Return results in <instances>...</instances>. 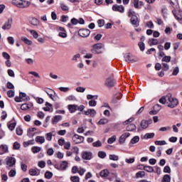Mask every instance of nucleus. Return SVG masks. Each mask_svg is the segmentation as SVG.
I'll use <instances>...</instances> for the list:
<instances>
[{
	"instance_id": "1",
	"label": "nucleus",
	"mask_w": 182,
	"mask_h": 182,
	"mask_svg": "<svg viewBox=\"0 0 182 182\" xmlns=\"http://www.w3.org/2000/svg\"><path fill=\"white\" fill-rule=\"evenodd\" d=\"M159 102V103H161V105H166V103H167L168 107H170L171 109H174V107L178 105V100L173 97V95L171 93L160 98Z\"/></svg>"
},
{
	"instance_id": "2",
	"label": "nucleus",
	"mask_w": 182,
	"mask_h": 182,
	"mask_svg": "<svg viewBox=\"0 0 182 182\" xmlns=\"http://www.w3.org/2000/svg\"><path fill=\"white\" fill-rule=\"evenodd\" d=\"M128 16H129V18H131L130 22H131L132 25L135 26V28H137V26H139V25L140 23V21H139V18L136 15V12L134 11H133V9H129V11L128 12Z\"/></svg>"
},
{
	"instance_id": "3",
	"label": "nucleus",
	"mask_w": 182,
	"mask_h": 182,
	"mask_svg": "<svg viewBox=\"0 0 182 182\" xmlns=\"http://www.w3.org/2000/svg\"><path fill=\"white\" fill-rule=\"evenodd\" d=\"M5 161L7 170H11V168H12V167H15V165L16 164V159L12 156H7Z\"/></svg>"
},
{
	"instance_id": "4",
	"label": "nucleus",
	"mask_w": 182,
	"mask_h": 182,
	"mask_svg": "<svg viewBox=\"0 0 182 182\" xmlns=\"http://www.w3.org/2000/svg\"><path fill=\"white\" fill-rule=\"evenodd\" d=\"M105 85L107 87H114V85H116V80H114L113 76H109L105 80Z\"/></svg>"
},
{
	"instance_id": "5",
	"label": "nucleus",
	"mask_w": 182,
	"mask_h": 182,
	"mask_svg": "<svg viewBox=\"0 0 182 182\" xmlns=\"http://www.w3.org/2000/svg\"><path fill=\"white\" fill-rule=\"evenodd\" d=\"M104 46H105L102 43L95 44L92 46V52L93 53H97V54L102 53V49H103Z\"/></svg>"
},
{
	"instance_id": "6",
	"label": "nucleus",
	"mask_w": 182,
	"mask_h": 182,
	"mask_svg": "<svg viewBox=\"0 0 182 182\" xmlns=\"http://www.w3.org/2000/svg\"><path fill=\"white\" fill-rule=\"evenodd\" d=\"M124 59L128 63H134V62H138L139 58L133 56L131 54H127L124 55Z\"/></svg>"
},
{
	"instance_id": "7",
	"label": "nucleus",
	"mask_w": 182,
	"mask_h": 182,
	"mask_svg": "<svg viewBox=\"0 0 182 182\" xmlns=\"http://www.w3.org/2000/svg\"><path fill=\"white\" fill-rule=\"evenodd\" d=\"M68 161H63L60 164H55L54 165L55 168L57 170H60V171H65L68 168Z\"/></svg>"
},
{
	"instance_id": "8",
	"label": "nucleus",
	"mask_w": 182,
	"mask_h": 182,
	"mask_svg": "<svg viewBox=\"0 0 182 182\" xmlns=\"http://www.w3.org/2000/svg\"><path fill=\"white\" fill-rule=\"evenodd\" d=\"M78 35L82 38H87L90 35V30L86 28H81L78 31Z\"/></svg>"
},
{
	"instance_id": "9",
	"label": "nucleus",
	"mask_w": 182,
	"mask_h": 182,
	"mask_svg": "<svg viewBox=\"0 0 182 182\" xmlns=\"http://www.w3.org/2000/svg\"><path fill=\"white\" fill-rule=\"evenodd\" d=\"M73 141L74 143H75V144H80V143H83L85 141V137L78 134H74L73 136Z\"/></svg>"
},
{
	"instance_id": "10",
	"label": "nucleus",
	"mask_w": 182,
	"mask_h": 182,
	"mask_svg": "<svg viewBox=\"0 0 182 182\" xmlns=\"http://www.w3.org/2000/svg\"><path fill=\"white\" fill-rule=\"evenodd\" d=\"M11 28H12V18H9L1 27L3 31H9V29H11Z\"/></svg>"
},
{
	"instance_id": "11",
	"label": "nucleus",
	"mask_w": 182,
	"mask_h": 182,
	"mask_svg": "<svg viewBox=\"0 0 182 182\" xmlns=\"http://www.w3.org/2000/svg\"><path fill=\"white\" fill-rule=\"evenodd\" d=\"M112 11L114 12H119L120 14H124V6L123 5L114 4L112 6Z\"/></svg>"
},
{
	"instance_id": "12",
	"label": "nucleus",
	"mask_w": 182,
	"mask_h": 182,
	"mask_svg": "<svg viewBox=\"0 0 182 182\" xmlns=\"http://www.w3.org/2000/svg\"><path fill=\"white\" fill-rule=\"evenodd\" d=\"M93 155L90 151H82V159L83 160H92Z\"/></svg>"
},
{
	"instance_id": "13",
	"label": "nucleus",
	"mask_w": 182,
	"mask_h": 182,
	"mask_svg": "<svg viewBox=\"0 0 182 182\" xmlns=\"http://www.w3.org/2000/svg\"><path fill=\"white\" fill-rule=\"evenodd\" d=\"M151 123H153V119H149V120L143 119L140 124L141 129H147L149 127V125L151 124Z\"/></svg>"
},
{
	"instance_id": "14",
	"label": "nucleus",
	"mask_w": 182,
	"mask_h": 182,
	"mask_svg": "<svg viewBox=\"0 0 182 182\" xmlns=\"http://www.w3.org/2000/svg\"><path fill=\"white\" fill-rule=\"evenodd\" d=\"M130 136V133L129 132H125L121 135L119 139V144H124L126 141V139Z\"/></svg>"
},
{
	"instance_id": "15",
	"label": "nucleus",
	"mask_w": 182,
	"mask_h": 182,
	"mask_svg": "<svg viewBox=\"0 0 182 182\" xmlns=\"http://www.w3.org/2000/svg\"><path fill=\"white\" fill-rule=\"evenodd\" d=\"M28 22L31 25H33V26H38L39 25V20L35 17H29Z\"/></svg>"
},
{
	"instance_id": "16",
	"label": "nucleus",
	"mask_w": 182,
	"mask_h": 182,
	"mask_svg": "<svg viewBox=\"0 0 182 182\" xmlns=\"http://www.w3.org/2000/svg\"><path fill=\"white\" fill-rule=\"evenodd\" d=\"M133 5L136 9H141V6L144 5V3H143V1H139V0H133Z\"/></svg>"
},
{
	"instance_id": "17",
	"label": "nucleus",
	"mask_w": 182,
	"mask_h": 182,
	"mask_svg": "<svg viewBox=\"0 0 182 182\" xmlns=\"http://www.w3.org/2000/svg\"><path fill=\"white\" fill-rule=\"evenodd\" d=\"M8 145L1 144L0 145V155L2 156V154H5L6 153H8Z\"/></svg>"
},
{
	"instance_id": "18",
	"label": "nucleus",
	"mask_w": 182,
	"mask_h": 182,
	"mask_svg": "<svg viewBox=\"0 0 182 182\" xmlns=\"http://www.w3.org/2000/svg\"><path fill=\"white\" fill-rule=\"evenodd\" d=\"M31 5V2L26 1V0H21L20 2V6L18 8H28V6Z\"/></svg>"
},
{
	"instance_id": "19",
	"label": "nucleus",
	"mask_w": 182,
	"mask_h": 182,
	"mask_svg": "<svg viewBox=\"0 0 182 182\" xmlns=\"http://www.w3.org/2000/svg\"><path fill=\"white\" fill-rule=\"evenodd\" d=\"M53 136H56V132L55 131H52L50 132L47 133L46 134V140H48V141H51Z\"/></svg>"
},
{
	"instance_id": "20",
	"label": "nucleus",
	"mask_w": 182,
	"mask_h": 182,
	"mask_svg": "<svg viewBox=\"0 0 182 182\" xmlns=\"http://www.w3.org/2000/svg\"><path fill=\"white\" fill-rule=\"evenodd\" d=\"M19 95L22 102H28V100H31L29 96L26 95V93L25 92H20Z\"/></svg>"
},
{
	"instance_id": "21",
	"label": "nucleus",
	"mask_w": 182,
	"mask_h": 182,
	"mask_svg": "<svg viewBox=\"0 0 182 182\" xmlns=\"http://www.w3.org/2000/svg\"><path fill=\"white\" fill-rule=\"evenodd\" d=\"M68 109L70 113H75L76 110H77V105H68Z\"/></svg>"
},
{
	"instance_id": "22",
	"label": "nucleus",
	"mask_w": 182,
	"mask_h": 182,
	"mask_svg": "<svg viewBox=\"0 0 182 182\" xmlns=\"http://www.w3.org/2000/svg\"><path fill=\"white\" fill-rule=\"evenodd\" d=\"M29 174H30V176H39V174H41V170L31 168L29 170Z\"/></svg>"
},
{
	"instance_id": "23",
	"label": "nucleus",
	"mask_w": 182,
	"mask_h": 182,
	"mask_svg": "<svg viewBox=\"0 0 182 182\" xmlns=\"http://www.w3.org/2000/svg\"><path fill=\"white\" fill-rule=\"evenodd\" d=\"M62 120V116L61 115H55L53 119H52V123L53 124H58L59 122Z\"/></svg>"
},
{
	"instance_id": "24",
	"label": "nucleus",
	"mask_w": 182,
	"mask_h": 182,
	"mask_svg": "<svg viewBox=\"0 0 182 182\" xmlns=\"http://www.w3.org/2000/svg\"><path fill=\"white\" fill-rule=\"evenodd\" d=\"M109 174H110V172H109V170L107 169H104L100 173V177H102L104 178H106V177H109Z\"/></svg>"
},
{
	"instance_id": "25",
	"label": "nucleus",
	"mask_w": 182,
	"mask_h": 182,
	"mask_svg": "<svg viewBox=\"0 0 182 182\" xmlns=\"http://www.w3.org/2000/svg\"><path fill=\"white\" fill-rule=\"evenodd\" d=\"M33 144H35V139H31L23 143V147H28V146H32Z\"/></svg>"
},
{
	"instance_id": "26",
	"label": "nucleus",
	"mask_w": 182,
	"mask_h": 182,
	"mask_svg": "<svg viewBox=\"0 0 182 182\" xmlns=\"http://www.w3.org/2000/svg\"><path fill=\"white\" fill-rule=\"evenodd\" d=\"M36 143H40V144H43L45 143V136H37L36 137Z\"/></svg>"
},
{
	"instance_id": "27",
	"label": "nucleus",
	"mask_w": 182,
	"mask_h": 182,
	"mask_svg": "<svg viewBox=\"0 0 182 182\" xmlns=\"http://www.w3.org/2000/svg\"><path fill=\"white\" fill-rule=\"evenodd\" d=\"M149 46H153V45H159V40L156 38H150L148 42Z\"/></svg>"
},
{
	"instance_id": "28",
	"label": "nucleus",
	"mask_w": 182,
	"mask_h": 182,
	"mask_svg": "<svg viewBox=\"0 0 182 182\" xmlns=\"http://www.w3.org/2000/svg\"><path fill=\"white\" fill-rule=\"evenodd\" d=\"M146 176V172L144 171H139L136 173V178H143Z\"/></svg>"
},
{
	"instance_id": "29",
	"label": "nucleus",
	"mask_w": 182,
	"mask_h": 182,
	"mask_svg": "<svg viewBox=\"0 0 182 182\" xmlns=\"http://www.w3.org/2000/svg\"><path fill=\"white\" fill-rule=\"evenodd\" d=\"M126 129L127 132H133V130H136V125L134 124H129Z\"/></svg>"
},
{
	"instance_id": "30",
	"label": "nucleus",
	"mask_w": 182,
	"mask_h": 182,
	"mask_svg": "<svg viewBox=\"0 0 182 182\" xmlns=\"http://www.w3.org/2000/svg\"><path fill=\"white\" fill-rule=\"evenodd\" d=\"M42 150V148L40 146H33L31 148V151L33 153V154H36V153H39Z\"/></svg>"
},
{
	"instance_id": "31",
	"label": "nucleus",
	"mask_w": 182,
	"mask_h": 182,
	"mask_svg": "<svg viewBox=\"0 0 182 182\" xmlns=\"http://www.w3.org/2000/svg\"><path fill=\"white\" fill-rule=\"evenodd\" d=\"M144 170L147 171V173H153L154 171V168L151 166H144Z\"/></svg>"
},
{
	"instance_id": "32",
	"label": "nucleus",
	"mask_w": 182,
	"mask_h": 182,
	"mask_svg": "<svg viewBox=\"0 0 182 182\" xmlns=\"http://www.w3.org/2000/svg\"><path fill=\"white\" fill-rule=\"evenodd\" d=\"M139 141L140 137H139V136H135L131 139L130 143L132 144H136V143H139Z\"/></svg>"
},
{
	"instance_id": "33",
	"label": "nucleus",
	"mask_w": 182,
	"mask_h": 182,
	"mask_svg": "<svg viewBox=\"0 0 182 182\" xmlns=\"http://www.w3.org/2000/svg\"><path fill=\"white\" fill-rule=\"evenodd\" d=\"M170 181H171V176H170V175L168 174L164 175L161 182H170Z\"/></svg>"
},
{
	"instance_id": "34",
	"label": "nucleus",
	"mask_w": 182,
	"mask_h": 182,
	"mask_svg": "<svg viewBox=\"0 0 182 182\" xmlns=\"http://www.w3.org/2000/svg\"><path fill=\"white\" fill-rule=\"evenodd\" d=\"M21 41L23 42H24V43H26V45H29V46L32 45V41L28 39V38H26V37H22Z\"/></svg>"
},
{
	"instance_id": "35",
	"label": "nucleus",
	"mask_w": 182,
	"mask_h": 182,
	"mask_svg": "<svg viewBox=\"0 0 182 182\" xmlns=\"http://www.w3.org/2000/svg\"><path fill=\"white\" fill-rule=\"evenodd\" d=\"M45 177L48 180H50V178H52V177H53V173L49 171H47L45 173Z\"/></svg>"
},
{
	"instance_id": "36",
	"label": "nucleus",
	"mask_w": 182,
	"mask_h": 182,
	"mask_svg": "<svg viewBox=\"0 0 182 182\" xmlns=\"http://www.w3.org/2000/svg\"><path fill=\"white\" fill-rule=\"evenodd\" d=\"M46 107H43V110H44L45 112H50V107H52L51 104L49 103V102H46Z\"/></svg>"
},
{
	"instance_id": "37",
	"label": "nucleus",
	"mask_w": 182,
	"mask_h": 182,
	"mask_svg": "<svg viewBox=\"0 0 182 182\" xmlns=\"http://www.w3.org/2000/svg\"><path fill=\"white\" fill-rule=\"evenodd\" d=\"M109 160H112L113 161H117L119 160V156L114 154H110L109 156Z\"/></svg>"
},
{
	"instance_id": "38",
	"label": "nucleus",
	"mask_w": 182,
	"mask_h": 182,
	"mask_svg": "<svg viewBox=\"0 0 182 182\" xmlns=\"http://www.w3.org/2000/svg\"><path fill=\"white\" fill-rule=\"evenodd\" d=\"M29 32L33 36V38H35V39H38L39 34L38 33V32H36V31L29 30Z\"/></svg>"
},
{
	"instance_id": "39",
	"label": "nucleus",
	"mask_w": 182,
	"mask_h": 182,
	"mask_svg": "<svg viewBox=\"0 0 182 182\" xmlns=\"http://www.w3.org/2000/svg\"><path fill=\"white\" fill-rule=\"evenodd\" d=\"M173 14L176 18V19H177V21H182V16L181 14H176L175 11H173Z\"/></svg>"
},
{
	"instance_id": "40",
	"label": "nucleus",
	"mask_w": 182,
	"mask_h": 182,
	"mask_svg": "<svg viewBox=\"0 0 182 182\" xmlns=\"http://www.w3.org/2000/svg\"><path fill=\"white\" fill-rule=\"evenodd\" d=\"M116 141V135L112 136L111 138L108 139L107 143L109 144H113Z\"/></svg>"
},
{
	"instance_id": "41",
	"label": "nucleus",
	"mask_w": 182,
	"mask_h": 182,
	"mask_svg": "<svg viewBox=\"0 0 182 182\" xmlns=\"http://www.w3.org/2000/svg\"><path fill=\"white\" fill-rule=\"evenodd\" d=\"M161 60L162 62H166V63H168V62L171 60V56L165 55Z\"/></svg>"
},
{
	"instance_id": "42",
	"label": "nucleus",
	"mask_w": 182,
	"mask_h": 182,
	"mask_svg": "<svg viewBox=\"0 0 182 182\" xmlns=\"http://www.w3.org/2000/svg\"><path fill=\"white\" fill-rule=\"evenodd\" d=\"M107 123H109V119L104 118V119H101L99 122H98V124H107Z\"/></svg>"
},
{
	"instance_id": "43",
	"label": "nucleus",
	"mask_w": 182,
	"mask_h": 182,
	"mask_svg": "<svg viewBox=\"0 0 182 182\" xmlns=\"http://www.w3.org/2000/svg\"><path fill=\"white\" fill-rule=\"evenodd\" d=\"M162 69L165 72H167V70H168L170 69V66L168 65V64H167L166 63H162Z\"/></svg>"
},
{
	"instance_id": "44",
	"label": "nucleus",
	"mask_w": 182,
	"mask_h": 182,
	"mask_svg": "<svg viewBox=\"0 0 182 182\" xmlns=\"http://www.w3.org/2000/svg\"><path fill=\"white\" fill-rule=\"evenodd\" d=\"M21 0H12L11 4L17 6V8H19L21 5Z\"/></svg>"
},
{
	"instance_id": "45",
	"label": "nucleus",
	"mask_w": 182,
	"mask_h": 182,
	"mask_svg": "<svg viewBox=\"0 0 182 182\" xmlns=\"http://www.w3.org/2000/svg\"><path fill=\"white\" fill-rule=\"evenodd\" d=\"M70 180L72 182H80V178H79V176H71L70 177Z\"/></svg>"
},
{
	"instance_id": "46",
	"label": "nucleus",
	"mask_w": 182,
	"mask_h": 182,
	"mask_svg": "<svg viewBox=\"0 0 182 182\" xmlns=\"http://www.w3.org/2000/svg\"><path fill=\"white\" fill-rule=\"evenodd\" d=\"M98 157H100V159H105L106 157V152L100 151L98 152Z\"/></svg>"
},
{
	"instance_id": "47",
	"label": "nucleus",
	"mask_w": 182,
	"mask_h": 182,
	"mask_svg": "<svg viewBox=\"0 0 182 182\" xmlns=\"http://www.w3.org/2000/svg\"><path fill=\"white\" fill-rule=\"evenodd\" d=\"M38 167H40L41 168H45L46 166V163L43 161H40L38 163Z\"/></svg>"
},
{
	"instance_id": "48",
	"label": "nucleus",
	"mask_w": 182,
	"mask_h": 182,
	"mask_svg": "<svg viewBox=\"0 0 182 182\" xmlns=\"http://www.w3.org/2000/svg\"><path fill=\"white\" fill-rule=\"evenodd\" d=\"M155 144L156 146H164L167 144V143L166 142V141H155Z\"/></svg>"
},
{
	"instance_id": "49",
	"label": "nucleus",
	"mask_w": 182,
	"mask_h": 182,
	"mask_svg": "<svg viewBox=\"0 0 182 182\" xmlns=\"http://www.w3.org/2000/svg\"><path fill=\"white\" fill-rule=\"evenodd\" d=\"M92 146L93 147H102V141L98 140L95 142H93Z\"/></svg>"
},
{
	"instance_id": "50",
	"label": "nucleus",
	"mask_w": 182,
	"mask_h": 182,
	"mask_svg": "<svg viewBox=\"0 0 182 182\" xmlns=\"http://www.w3.org/2000/svg\"><path fill=\"white\" fill-rule=\"evenodd\" d=\"M16 126V122H12L8 124V127L9 129V130H14V129H15Z\"/></svg>"
},
{
	"instance_id": "51",
	"label": "nucleus",
	"mask_w": 182,
	"mask_h": 182,
	"mask_svg": "<svg viewBox=\"0 0 182 182\" xmlns=\"http://www.w3.org/2000/svg\"><path fill=\"white\" fill-rule=\"evenodd\" d=\"M9 177H15L16 176V171L15 169H11L9 172Z\"/></svg>"
},
{
	"instance_id": "52",
	"label": "nucleus",
	"mask_w": 182,
	"mask_h": 182,
	"mask_svg": "<svg viewBox=\"0 0 182 182\" xmlns=\"http://www.w3.org/2000/svg\"><path fill=\"white\" fill-rule=\"evenodd\" d=\"M179 72H180V70L178 67H176L175 68H173V71L172 73L173 76H177Z\"/></svg>"
},
{
	"instance_id": "53",
	"label": "nucleus",
	"mask_w": 182,
	"mask_h": 182,
	"mask_svg": "<svg viewBox=\"0 0 182 182\" xmlns=\"http://www.w3.org/2000/svg\"><path fill=\"white\" fill-rule=\"evenodd\" d=\"M154 137V133H147L144 136V139H153Z\"/></svg>"
},
{
	"instance_id": "54",
	"label": "nucleus",
	"mask_w": 182,
	"mask_h": 182,
	"mask_svg": "<svg viewBox=\"0 0 182 182\" xmlns=\"http://www.w3.org/2000/svg\"><path fill=\"white\" fill-rule=\"evenodd\" d=\"M88 105L91 107H95V106L97 105V102L95 100H91L90 101H89Z\"/></svg>"
},
{
	"instance_id": "55",
	"label": "nucleus",
	"mask_w": 182,
	"mask_h": 182,
	"mask_svg": "<svg viewBox=\"0 0 182 182\" xmlns=\"http://www.w3.org/2000/svg\"><path fill=\"white\" fill-rule=\"evenodd\" d=\"M7 41L10 45H14V43H15V39H14V37L12 36L8 37Z\"/></svg>"
},
{
	"instance_id": "56",
	"label": "nucleus",
	"mask_w": 182,
	"mask_h": 182,
	"mask_svg": "<svg viewBox=\"0 0 182 182\" xmlns=\"http://www.w3.org/2000/svg\"><path fill=\"white\" fill-rule=\"evenodd\" d=\"M19 149H21V144H19L18 141L14 142V150H19Z\"/></svg>"
},
{
	"instance_id": "57",
	"label": "nucleus",
	"mask_w": 182,
	"mask_h": 182,
	"mask_svg": "<svg viewBox=\"0 0 182 182\" xmlns=\"http://www.w3.org/2000/svg\"><path fill=\"white\" fill-rule=\"evenodd\" d=\"M16 132L18 136H22L23 131L22 130V129H21V127H18L16 129Z\"/></svg>"
},
{
	"instance_id": "58",
	"label": "nucleus",
	"mask_w": 182,
	"mask_h": 182,
	"mask_svg": "<svg viewBox=\"0 0 182 182\" xmlns=\"http://www.w3.org/2000/svg\"><path fill=\"white\" fill-rule=\"evenodd\" d=\"M154 110H156V112H160L161 110V105L156 104L154 106Z\"/></svg>"
},
{
	"instance_id": "59",
	"label": "nucleus",
	"mask_w": 182,
	"mask_h": 182,
	"mask_svg": "<svg viewBox=\"0 0 182 182\" xmlns=\"http://www.w3.org/2000/svg\"><path fill=\"white\" fill-rule=\"evenodd\" d=\"M138 46H139L140 50H141V52H143V50H144V49L146 48L144 46V43L140 42V43H139Z\"/></svg>"
},
{
	"instance_id": "60",
	"label": "nucleus",
	"mask_w": 182,
	"mask_h": 182,
	"mask_svg": "<svg viewBox=\"0 0 182 182\" xmlns=\"http://www.w3.org/2000/svg\"><path fill=\"white\" fill-rule=\"evenodd\" d=\"M164 173H171V168H170V166H166L164 168Z\"/></svg>"
},
{
	"instance_id": "61",
	"label": "nucleus",
	"mask_w": 182,
	"mask_h": 182,
	"mask_svg": "<svg viewBox=\"0 0 182 182\" xmlns=\"http://www.w3.org/2000/svg\"><path fill=\"white\" fill-rule=\"evenodd\" d=\"M44 92H46V93H47V95L49 96V95H50L51 93H55V91L52 89H49V88H46L44 90Z\"/></svg>"
},
{
	"instance_id": "62",
	"label": "nucleus",
	"mask_w": 182,
	"mask_h": 182,
	"mask_svg": "<svg viewBox=\"0 0 182 182\" xmlns=\"http://www.w3.org/2000/svg\"><path fill=\"white\" fill-rule=\"evenodd\" d=\"M7 96L9 97H14L15 96V92H14L13 90H9L7 92Z\"/></svg>"
},
{
	"instance_id": "63",
	"label": "nucleus",
	"mask_w": 182,
	"mask_h": 182,
	"mask_svg": "<svg viewBox=\"0 0 182 182\" xmlns=\"http://www.w3.org/2000/svg\"><path fill=\"white\" fill-rule=\"evenodd\" d=\"M97 24L100 28H102L105 25V20L103 19H99L97 21Z\"/></svg>"
},
{
	"instance_id": "64",
	"label": "nucleus",
	"mask_w": 182,
	"mask_h": 182,
	"mask_svg": "<svg viewBox=\"0 0 182 182\" xmlns=\"http://www.w3.org/2000/svg\"><path fill=\"white\" fill-rule=\"evenodd\" d=\"M21 110H28L29 109V105L28 104H23L21 106Z\"/></svg>"
}]
</instances>
